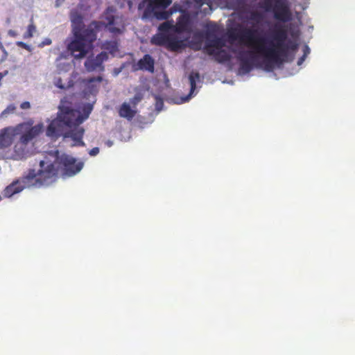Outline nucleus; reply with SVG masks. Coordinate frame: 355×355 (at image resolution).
Wrapping results in <instances>:
<instances>
[{"mask_svg": "<svg viewBox=\"0 0 355 355\" xmlns=\"http://www.w3.org/2000/svg\"><path fill=\"white\" fill-rule=\"evenodd\" d=\"M231 37L238 40L241 44L250 48V50H241L237 53L236 58L240 62L239 70L243 73H250L254 67H260L257 62L259 55L262 56L266 70L270 71L274 64H281L288 56V51H295L298 44L287 38V31L284 26L276 24L270 37L261 36L258 31L253 28L245 27L239 29Z\"/></svg>", "mask_w": 355, "mask_h": 355, "instance_id": "obj_1", "label": "nucleus"}, {"mask_svg": "<svg viewBox=\"0 0 355 355\" xmlns=\"http://www.w3.org/2000/svg\"><path fill=\"white\" fill-rule=\"evenodd\" d=\"M56 154L45 156L40 162V169L36 172L35 169H28L23 176L17 180L23 187L40 188L55 182L58 178V168L55 166Z\"/></svg>", "mask_w": 355, "mask_h": 355, "instance_id": "obj_2", "label": "nucleus"}, {"mask_svg": "<svg viewBox=\"0 0 355 355\" xmlns=\"http://www.w3.org/2000/svg\"><path fill=\"white\" fill-rule=\"evenodd\" d=\"M95 33L105 28L113 34H121L125 29V19L122 15L116 13V10L110 6L106 8L101 16V21H92L89 24Z\"/></svg>", "mask_w": 355, "mask_h": 355, "instance_id": "obj_3", "label": "nucleus"}, {"mask_svg": "<svg viewBox=\"0 0 355 355\" xmlns=\"http://www.w3.org/2000/svg\"><path fill=\"white\" fill-rule=\"evenodd\" d=\"M74 39L68 44L67 49L76 58H83L88 53L96 40L95 30L89 25L83 33H73Z\"/></svg>", "mask_w": 355, "mask_h": 355, "instance_id": "obj_4", "label": "nucleus"}, {"mask_svg": "<svg viewBox=\"0 0 355 355\" xmlns=\"http://www.w3.org/2000/svg\"><path fill=\"white\" fill-rule=\"evenodd\" d=\"M53 153L56 154L55 166L58 168V173L59 168H61L63 178L73 176L82 170L84 165L83 162H78L76 158L68 155H62L60 157L58 150L49 152L45 156H50Z\"/></svg>", "mask_w": 355, "mask_h": 355, "instance_id": "obj_5", "label": "nucleus"}, {"mask_svg": "<svg viewBox=\"0 0 355 355\" xmlns=\"http://www.w3.org/2000/svg\"><path fill=\"white\" fill-rule=\"evenodd\" d=\"M260 6L266 11L272 12L275 19L279 21L291 20L292 14L286 0H261Z\"/></svg>", "mask_w": 355, "mask_h": 355, "instance_id": "obj_6", "label": "nucleus"}, {"mask_svg": "<svg viewBox=\"0 0 355 355\" xmlns=\"http://www.w3.org/2000/svg\"><path fill=\"white\" fill-rule=\"evenodd\" d=\"M43 130V125L40 123L35 126L30 127L24 132L20 136L19 141L14 146V157L16 159H22L27 155V144L38 136Z\"/></svg>", "mask_w": 355, "mask_h": 355, "instance_id": "obj_7", "label": "nucleus"}, {"mask_svg": "<svg viewBox=\"0 0 355 355\" xmlns=\"http://www.w3.org/2000/svg\"><path fill=\"white\" fill-rule=\"evenodd\" d=\"M150 42L156 46H164L172 51H178L184 46L183 41L171 33H158L153 36Z\"/></svg>", "mask_w": 355, "mask_h": 355, "instance_id": "obj_8", "label": "nucleus"}, {"mask_svg": "<svg viewBox=\"0 0 355 355\" xmlns=\"http://www.w3.org/2000/svg\"><path fill=\"white\" fill-rule=\"evenodd\" d=\"M28 128V123H23L12 127L9 126L0 130V148H6L10 147L17 136L21 135L24 130Z\"/></svg>", "mask_w": 355, "mask_h": 355, "instance_id": "obj_9", "label": "nucleus"}, {"mask_svg": "<svg viewBox=\"0 0 355 355\" xmlns=\"http://www.w3.org/2000/svg\"><path fill=\"white\" fill-rule=\"evenodd\" d=\"M92 105L87 103L83 106V111L84 114L76 110L65 106V112L62 116V119L65 120L69 127L77 125L82 123L86 119L89 117L92 110Z\"/></svg>", "mask_w": 355, "mask_h": 355, "instance_id": "obj_10", "label": "nucleus"}, {"mask_svg": "<svg viewBox=\"0 0 355 355\" xmlns=\"http://www.w3.org/2000/svg\"><path fill=\"white\" fill-rule=\"evenodd\" d=\"M59 113L58 117L53 120L48 125L46 129V135L51 137H58L62 135V126L69 127L65 120L62 119V116L65 112V106L59 107Z\"/></svg>", "mask_w": 355, "mask_h": 355, "instance_id": "obj_11", "label": "nucleus"}, {"mask_svg": "<svg viewBox=\"0 0 355 355\" xmlns=\"http://www.w3.org/2000/svg\"><path fill=\"white\" fill-rule=\"evenodd\" d=\"M108 59V55L106 52L103 51L98 54L96 57H89L85 62V67L87 71L92 72L96 70L103 71V62Z\"/></svg>", "mask_w": 355, "mask_h": 355, "instance_id": "obj_12", "label": "nucleus"}, {"mask_svg": "<svg viewBox=\"0 0 355 355\" xmlns=\"http://www.w3.org/2000/svg\"><path fill=\"white\" fill-rule=\"evenodd\" d=\"M151 4L149 7L145 9L142 18H148L151 12H153V15L158 20H166L168 19L174 12L178 11V8L175 5L172 6L168 10H161L159 11L157 8H150Z\"/></svg>", "mask_w": 355, "mask_h": 355, "instance_id": "obj_13", "label": "nucleus"}, {"mask_svg": "<svg viewBox=\"0 0 355 355\" xmlns=\"http://www.w3.org/2000/svg\"><path fill=\"white\" fill-rule=\"evenodd\" d=\"M73 33H83L87 27L83 23V16L78 10H72L70 13Z\"/></svg>", "mask_w": 355, "mask_h": 355, "instance_id": "obj_14", "label": "nucleus"}, {"mask_svg": "<svg viewBox=\"0 0 355 355\" xmlns=\"http://www.w3.org/2000/svg\"><path fill=\"white\" fill-rule=\"evenodd\" d=\"M69 128L71 130L69 132L66 133L64 137H70L75 141V146H84L85 143L83 141V137L85 132L84 128L80 127L79 125H74Z\"/></svg>", "mask_w": 355, "mask_h": 355, "instance_id": "obj_15", "label": "nucleus"}, {"mask_svg": "<svg viewBox=\"0 0 355 355\" xmlns=\"http://www.w3.org/2000/svg\"><path fill=\"white\" fill-rule=\"evenodd\" d=\"M135 70L148 71L153 73L155 71V60L149 54H146L134 67Z\"/></svg>", "mask_w": 355, "mask_h": 355, "instance_id": "obj_16", "label": "nucleus"}, {"mask_svg": "<svg viewBox=\"0 0 355 355\" xmlns=\"http://www.w3.org/2000/svg\"><path fill=\"white\" fill-rule=\"evenodd\" d=\"M205 37L207 47L219 49L224 46V42L222 39L216 37L215 33L211 31H208L206 33Z\"/></svg>", "mask_w": 355, "mask_h": 355, "instance_id": "obj_17", "label": "nucleus"}, {"mask_svg": "<svg viewBox=\"0 0 355 355\" xmlns=\"http://www.w3.org/2000/svg\"><path fill=\"white\" fill-rule=\"evenodd\" d=\"M189 26V17L187 14L181 15L175 25H174V31L182 33L187 31Z\"/></svg>", "mask_w": 355, "mask_h": 355, "instance_id": "obj_18", "label": "nucleus"}, {"mask_svg": "<svg viewBox=\"0 0 355 355\" xmlns=\"http://www.w3.org/2000/svg\"><path fill=\"white\" fill-rule=\"evenodd\" d=\"M136 113L137 111L132 109L130 105L127 103H123L119 110V116L129 121L132 120L135 117Z\"/></svg>", "mask_w": 355, "mask_h": 355, "instance_id": "obj_19", "label": "nucleus"}, {"mask_svg": "<svg viewBox=\"0 0 355 355\" xmlns=\"http://www.w3.org/2000/svg\"><path fill=\"white\" fill-rule=\"evenodd\" d=\"M22 190H24L22 186L17 180L6 187L3 194L4 197L10 198L14 194L19 193Z\"/></svg>", "mask_w": 355, "mask_h": 355, "instance_id": "obj_20", "label": "nucleus"}, {"mask_svg": "<svg viewBox=\"0 0 355 355\" xmlns=\"http://www.w3.org/2000/svg\"><path fill=\"white\" fill-rule=\"evenodd\" d=\"M200 80V74L198 72L196 71H191L189 76V80L190 83V93L189 94L186 96L185 101H187L190 98L191 95L193 94V92L196 89V82Z\"/></svg>", "mask_w": 355, "mask_h": 355, "instance_id": "obj_21", "label": "nucleus"}, {"mask_svg": "<svg viewBox=\"0 0 355 355\" xmlns=\"http://www.w3.org/2000/svg\"><path fill=\"white\" fill-rule=\"evenodd\" d=\"M231 58V55L225 49L218 50L214 56L215 60L219 63L228 62Z\"/></svg>", "mask_w": 355, "mask_h": 355, "instance_id": "obj_22", "label": "nucleus"}, {"mask_svg": "<svg viewBox=\"0 0 355 355\" xmlns=\"http://www.w3.org/2000/svg\"><path fill=\"white\" fill-rule=\"evenodd\" d=\"M101 48L108 51L110 53L114 54L118 51V43L116 41H105Z\"/></svg>", "mask_w": 355, "mask_h": 355, "instance_id": "obj_23", "label": "nucleus"}, {"mask_svg": "<svg viewBox=\"0 0 355 355\" xmlns=\"http://www.w3.org/2000/svg\"><path fill=\"white\" fill-rule=\"evenodd\" d=\"M158 30L159 33H169L170 30L174 31V25L173 21H166L161 24L159 27Z\"/></svg>", "mask_w": 355, "mask_h": 355, "instance_id": "obj_24", "label": "nucleus"}, {"mask_svg": "<svg viewBox=\"0 0 355 355\" xmlns=\"http://www.w3.org/2000/svg\"><path fill=\"white\" fill-rule=\"evenodd\" d=\"M172 3V0H154V6L152 8L165 9Z\"/></svg>", "mask_w": 355, "mask_h": 355, "instance_id": "obj_25", "label": "nucleus"}, {"mask_svg": "<svg viewBox=\"0 0 355 355\" xmlns=\"http://www.w3.org/2000/svg\"><path fill=\"white\" fill-rule=\"evenodd\" d=\"M249 19L256 24H260L263 19V16L261 12L253 11L250 13Z\"/></svg>", "mask_w": 355, "mask_h": 355, "instance_id": "obj_26", "label": "nucleus"}, {"mask_svg": "<svg viewBox=\"0 0 355 355\" xmlns=\"http://www.w3.org/2000/svg\"><path fill=\"white\" fill-rule=\"evenodd\" d=\"M31 23L28 26L27 30L26 33L24 35V38H31L33 37V33L36 31V27L33 24V20L31 19Z\"/></svg>", "mask_w": 355, "mask_h": 355, "instance_id": "obj_27", "label": "nucleus"}, {"mask_svg": "<svg viewBox=\"0 0 355 355\" xmlns=\"http://www.w3.org/2000/svg\"><path fill=\"white\" fill-rule=\"evenodd\" d=\"M143 99V94L141 92L137 93L133 98H130V103L133 106L136 105Z\"/></svg>", "mask_w": 355, "mask_h": 355, "instance_id": "obj_28", "label": "nucleus"}, {"mask_svg": "<svg viewBox=\"0 0 355 355\" xmlns=\"http://www.w3.org/2000/svg\"><path fill=\"white\" fill-rule=\"evenodd\" d=\"M16 110L14 104L9 105L1 114V116H6L8 114L13 113Z\"/></svg>", "mask_w": 355, "mask_h": 355, "instance_id": "obj_29", "label": "nucleus"}, {"mask_svg": "<svg viewBox=\"0 0 355 355\" xmlns=\"http://www.w3.org/2000/svg\"><path fill=\"white\" fill-rule=\"evenodd\" d=\"M55 84L56 87H58L60 89H62L69 88L72 85L70 83H69L67 85H65L64 84L62 83V79L60 78L55 80Z\"/></svg>", "mask_w": 355, "mask_h": 355, "instance_id": "obj_30", "label": "nucleus"}, {"mask_svg": "<svg viewBox=\"0 0 355 355\" xmlns=\"http://www.w3.org/2000/svg\"><path fill=\"white\" fill-rule=\"evenodd\" d=\"M102 80H103V78L101 76H97V77H93V78L85 79L84 83H85L87 84H91L94 82L101 83L102 81Z\"/></svg>", "mask_w": 355, "mask_h": 355, "instance_id": "obj_31", "label": "nucleus"}, {"mask_svg": "<svg viewBox=\"0 0 355 355\" xmlns=\"http://www.w3.org/2000/svg\"><path fill=\"white\" fill-rule=\"evenodd\" d=\"M194 2L198 5V6H202L204 4L210 5L211 1L210 0H193Z\"/></svg>", "mask_w": 355, "mask_h": 355, "instance_id": "obj_32", "label": "nucleus"}, {"mask_svg": "<svg viewBox=\"0 0 355 355\" xmlns=\"http://www.w3.org/2000/svg\"><path fill=\"white\" fill-rule=\"evenodd\" d=\"M212 48L213 47H207V45L206 44L205 47V49L206 50V52H207V53L208 55H214V57L215 56V53H216L217 51H215Z\"/></svg>", "mask_w": 355, "mask_h": 355, "instance_id": "obj_33", "label": "nucleus"}, {"mask_svg": "<svg viewBox=\"0 0 355 355\" xmlns=\"http://www.w3.org/2000/svg\"><path fill=\"white\" fill-rule=\"evenodd\" d=\"M118 2L121 4V7L125 6V4L129 7L132 6V1L130 0H118Z\"/></svg>", "mask_w": 355, "mask_h": 355, "instance_id": "obj_34", "label": "nucleus"}, {"mask_svg": "<svg viewBox=\"0 0 355 355\" xmlns=\"http://www.w3.org/2000/svg\"><path fill=\"white\" fill-rule=\"evenodd\" d=\"M98 153H99V148L98 147H94L89 150V154L91 156H96V155L98 154Z\"/></svg>", "mask_w": 355, "mask_h": 355, "instance_id": "obj_35", "label": "nucleus"}, {"mask_svg": "<svg viewBox=\"0 0 355 355\" xmlns=\"http://www.w3.org/2000/svg\"><path fill=\"white\" fill-rule=\"evenodd\" d=\"M20 107L23 110L29 109L31 107V104L28 101H25L20 105Z\"/></svg>", "mask_w": 355, "mask_h": 355, "instance_id": "obj_36", "label": "nucleus"}, {"mask_svg": "<svg viewBox=\"0 0 355 355\" xmlns=\"http://www.w3.org/2000/svg\"><path fill=\"white\" fill-rule=\"evenodd\" d=\"M310 53V49L307 45H305L303 49V55H305V57H307V55Z\"/></svg>", "mask_w": 355, "mask_h": 355, "instance_id": "obj_37", "label": "nucleus"}, {"mask_svg": "<svg viewBox=\"0 0 355 355\" xmlns=\"http://www.w3.org/2000/svg\"><path fill=\"white\" fill-rule=\"evenodd\" d=\"M17 45L25 49H29V46L28 44H26V43L23 42H17Z\"/></svg>", "mask_w": 355, "mask_h": 355, "instance_id": "obj_38", "label": "nucleus"}, {"mask_svg": "<svg viewBox=\"0 0 355 355\" xmlns=\"http://www.w3.org/2000/svg\"><path fill=\"white\" fill-rule=\"evenodd\" d=\"M306 58L305 55L301 56L297 60V65H301L304 62Z\"/></svg>", "mask_w": 355, "mask_h": 355, "instance_id": "obj_39", "label": "nucleus"}, {"mask_svg": "<svg viewBox=\"0 0 355 355\" xmlns=\"http://www.w3.org/2000/svg\"><path fill=\"white\" fill-rule=\"evenodd\" d=\"M51 44V39L46 38L42 42V46L50 45Z\"/></svg>", "mask_w": 355, "mask_h": 355, "instance_id": "obj_40", "label": "nucleus"}, {"mask_svg": "<svg viewBox=\"0 0 355 355\" xmlns=\"http://www.w3.org/2000/svg\"><path fill=\"white\" fill-rule=\"evenodd\" d=\"M0 49H3V46L1 41H0Z\"/></svg>", "mask_w": 355, "mask_h": 355, "instance_id": "obj_41", "label": "nucleus"}, {"mask_svg": "<svg viewBox=\"0 0 355 355\" xmlns=\"http://www.w3.org/2000/svg\"><path fill=\"white\" fill-rule=\"evenodd\" d=\"M3 78L2 74L0 73V80Z\"/></svg>", "mask_w": 355, "mask_h": 355, "instance_id": "obj_42", "label": "nucleus"}, {"mask_svg": "<svg viewBox=\"0 0 355 355\" xmlns=\"http://www.w3.org/2000/svg\"><path fill=\"white\" fill-rule=\"evenodd\" d=\"M1 200V196H0V200Z\"/></svg>", "mask_w": 355, "mask_h": 355, "instance_id": "obj_43", "label": "nucleus"}]
</instances>
